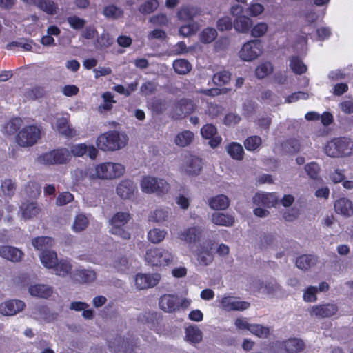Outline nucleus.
Wrapping results in <instances>:
<instances>
[{
    "label": "nucleus",
    "mask_w": 353,
    "mask_h": 353,
    "mask_svg": "<svg viewBox=\"0 0 353 353\" xmlns=\"http://www.w3.org/2000/svg\"><path fill=\"white\" fill-rule=\"evenodd\" d=\"M121 137L120 133L116 130H109L100 134L97 139V147L103 151H114L123 148L127 144L125 135Z\"/></svg>",
    "instance_id": "obj_1"
},
{
    "label": "nucleus",
    "mask_w": 353,
    "mask_h": 353,
    "mask_svg": "<svg viewBox=\"0 0 353 353\" xmlns=\"http://www.w3.org/2000/svg\"><path fill=\"white\" fill-rule=\"evenodd\" d=\"M324 152L330 157L349 156L353 153V143L346 137L334 138L327 143Z\"/></svg>",
    "instance_id": "obj_2"
},
{
    "label": "nucleus",
    "mask_w": 353,
    "mask_h": 353,
    "mask_svg": "<svg viewBox=\"0 0 353 353\" xmlns=\"http://www.w3.org/2000/svg\"><path fill=\"white\" fill-rule=\"evenodd\" d=\"M70 151L66 148L53 149L48 152L43 153L38 157V161L43 165H63L70 160Z\"/></svg>",
    "instance_id": "obj_3"
},
{
    "label": "nucleus",
    "mask_w": 353,
    "mask_h": 353,
    "mask_svg": "<svg viewBox=\"0 0 353 353\" xmlns=\"http://www.w3.org/2000/svg\"><path fill=\"white\" fill-rule=\"evenodd\" d=\"M131 219L128 212H119L113 215L110 220L111 228L110 233L121 237L123 240H129L131 237L130 233L125 230V226Z\"/></svg>",
    "instance_id": "obj_4"
},
{
    "label": "nucleus",
    "mask_w": 353,
    "mask_h": 353,
    "mask_svg": "<svg viewBox=\"0 0 353 353\" xmlns=\"http://www.w3.org/2000/svg\"><path fill=\"white\" fill-rule=\"evenodd\" d=\"M145 261L151 266H165L173 260L172 254L161 248H152L147 250L145 255Z\"/></svg>",
    "instance_id": "obj_5"
},
{
    "label": "nucleus",
    "mask_w": 353,
    "mask_h": 353,
    "mask_svg": "<svg viewBox=\"0 0 353 353\" xmlns=\"http://www.w3.org/2000/svg\"><path fill=\"white\" fill-rule=\"evenodd\" d=\"M143 192L146 193H156L162 196L170 190V185L163 179H157L153 176H145L141 183Z\"/></svg>",
    "instance_id": "obj_6"
},
{
    "label": "nucleus",
    "mask_w": 353,
    "mask_h": 353,
    "mask_svg": "<svg viewBox=\"0 0 353 353\" xmlns=\"http://www.w3.org/2000/svg\"><path fill=\"white\" fill-rule=\"evenodd\" d=\"M41 137V130L36 125H28L22 128L17 135L19 145L28 147L34 145Z\"/></svg>",
    "instance_id": "obj_7"
},
{
    "label": "nucleus",
    "mask_w": 353,
    "mask_h": 353,
    "mask_svg": "<svg viewBox=\"0 0 353 353\" xmlns=\"http://www.w3.org/2000/svg\"><path fill=\"white\" fill-rule=\"evenodd\" d=\"M125 168L120 163L106 162L97 165L95 168L96 175L102 179L120 177L124 172Z\"/></svg>",
    "instance_id": "obj_8"
},
{
    "label": "nucleus",
    "mask_w": 353,
    "mask_h": 353,
    "mask_svg": "<svg viewBox=\"0 0 353 353\" xmlns=\"http://www.w3.org/2000/svg\"><path fill=\"white\" fill-rule=\"evenodd\" d=\"M263 50V43L261 40H251L242 46L239 52V56L242 60L250 61L260 56Z\"/></svg>",
    "instance_id": "obj_9"
},
{
    "label": "nucleus",
    "mask_w": 353,
    "mask_h": 353,
    "mask_svg": "<svg viewBox=\"0 0 353 353\" xmlns=\"http://www.w3.org/2000/svg\"><path fill=\"white\" fill-rule=\"evenodd\" d=\"M189 303L183 300L180 303L179 298L174 294H165L160 296L159 306L161 310L168 313H173L179 310L181 307H187Z\"/></svg>",
    "instance_id": "obj_10"
},
{
    "label": "nucleus",
    "mask_w": 353,
    "mask_h": 353,
    "mask_svg": "<svg viewBox=\"0 0 353 353\" xmlns=\"http://www.w3.org/2000/svg\"><path fill=\"white\" fill-rule=\"evenodd\" d=\"M214 245L211 239L203 241L199 245L196 252V259L202 265H208L214 260Z\"/></svg>",
    "instance_id": "obj_11"
},
{
    "label": "nucleus",
    "mask_w": 353,
    "mask_h": 353,
    "mask_svg": "<svg viewBox=\"0 0 353 353\" xmlns=\"http://www.w3.org/2000/svg\"><path fill=\"white\" fill-rule=\"evenodd\" d=\"M182 167L187 174L197 176L203 168L202 159L194 155L186 157Z\"/></svg>",
    "instance_id": "obj_12"
},
{
    "label": "nucleus",
    "mask_w": 353,
    "mask_h": 353,
    "mask_svg": "<svg viewBox=\"0 0 353 353\" xmlns=\"http://www.w3.org/2000/svg\"><path fill=\"white\" fill-rule=\"evenodd\" d=\"M160 280L159 274H137L135 276V285L139 290L148 289L156 286Z\"/></svg>",
    "instance_id": "obj_13"
},
{
    "label": "nucleus",
    "mask_w": 353,
    "mask_h": 353,
    "mask_svg": "<svg viewBox=\"0 0 353 353\" xmlns=\"http://www.w3.org/2000/svg\"><path fill=\"white\" fill-rule=\"evenodd\" d=\"M220 303L222 308L225 311H243L250 306L249 302L237 301L235 297L230 296L222 298Z\"/></svg>",
    "instance_id": "obj_14"
},
{
    "label": "nucleus",
    "mask_w": 353,
    "mask_h": 353,
    "mask_svg": "<svg viewBox=\"0 0 353 353\" xmlns=\"http://www.w3.org/2000/svg\"><path fill=\"white\" fill-rule=\"evenodd\" d=\"M25 306L21 300H8L0 304V313L4 316H13L22 311Z\"/></svg>",
    "instance_id": "obj_15"
},
{
    "label": "nucleus",
    "mask_w": 353,
    "mask_h": 353,
    "mask_svg": "<svg viewBox=\"0 0 353 353\" xmlns=\"http://www.w3.org/2000/svg\"><path fill=\"white\" fill-rule=\"evenodd\" d=\"M202 232L203 230L200 226L194 225L185 229L179 234V237L181 241L192 244L200 239Z\"/></svg>",
    "instance_id": "obj_16"
},
{
    "label": "nucleus",
    "mask_w": 353,
    "mask_h": 353,
    "mask_svg": "<svg viewBox=\"0 0 353 353\" xmlns=\"http://www.w3.org/2000/svg\"><path fill=\"white\" fill-rule=\"evenodd\" d=\"M312 312L319 318H329L336 314L338 306L334 303H327L313 306Z\"/></svg>",
    "instance_id": "obj_17"
},
{
    "label": "nucleus",
    "mask_w": 353,
    "mask_h": 353,
    "mask_svg": "<svg viewBox=\"0 0 353 353\" xmlns=\"http://www.w3.org/2000/svg\"><path fill=\"white\" fill-rule=\"evenodd\" d=\"M23 255V252L14 247L8 245L0 246V256L10 261H19Z\"/></svg>",
    "instance_id": "obj_18"
},
{
    "label": "nucleus",
    "mask_w": 353,
    "mask_h": 353,
    "mask_svg": "<svg viewBox=\"0 0 353 353\" xmlns=\"http://www.w3.org/2000/svg\"><path fill=\"white\" fill-rule=\"evenodd\" d=\"M282 345L286 353H299L305 347L304 341L295 337L283 341Z\"/></svg>",
    "instance_id": "obj_19"
},
{
    "label": "nucleus",
    "mask_w": 353,
    "mask_h": 353,
    "mask_svg": "<svg viewBox=\"0 0 353 353\" xmlns=\"http://www.w3.org/2000/svg\"><path fill=\"white\" fill-rule=\"evenodd\" d=\"M334 209L336 213L344 216H350L353 214V205L347 198H340L334 203Z\"/></svg>",
    "instance_id": "obj_20"
},
{
    "label": "nucleus",
    "mask_w": 353,
    "mask_h": 353,
    "mask_svg": "<svg viewBox=\"0 0 353 353\" xmlns=\"http://www.w3.org/2000/svg\"><path fill=\"white\" fill-rule=\"evenodd\" d=\"M135 185L130 179L123 180L117 187V194L122 199H130L134 194Z\"/></svg>",
    "instance_id": "obj_21"
},
{
    "label": "nucleus",
    "mask_w": 353,
    "mask_h": 353,
    "mask_svg": "<svg viewBox=\"0 0 353 353\" xmlns=\"http://www.w3.org/2000/svg\"><path fill=\"white\" fill-rule=\"evenodd\" d=\"M253 202L257 205L271 208L274 206L277 200L272 193H256L253 197Z\"/></svg>",
    "instance_id": "obj_22"
},
{
    "label": "nucleus",
    "mask_w": 353,
    "mask_h": 353,
    "mask_svg": "<svg viewBox=\"0 0 353 353\" xmlns=\"http://www.w3.org/2000/svg\"><path fill=\"white\" fill-rule=\"evenodd\" d=\"M229 198L224 194H219L211 197L208 201L210 208L216 210H223L227 209L230 205Z\"/></svg>",
    "instance_id": "obj_23"
},
{
    "label": "nucleus",
    "mask_w": 353,
    "mask_h": 353,
    "mask_svg": "<svg viewBox=\"0 0 353 353\" xmlns=\"http://www.w3.org/2000/svg\"><path fill=\"white\" fill-rule=\"evenodd\" d=\"M28 291L32 296L43 299H48L52 294V288L51 287L41 284L30 285Z\"/></svg>",
    "instance_id": "obj_24"
},
{
    "label": "nucleus",
    "mask_w": 353,
    "mask_h": 353,
    "mask_svg": "<svg viewBox=\"0 0 353 353\" xmlns=\"http://www.w3.org/2000/svg\"><path fill=\"white\" fill-rule=\"evenodd\" d=\"M228 154L234 160L241 161L244 158L245 152L243 146L237 142H231L225 148Z\"/></svg>",
    "instance_id": "obj_25"
},
{
    "label": "nucleus",
    "mask_w": 353,
    "mask_h": 353,
    "mask_svg": "<svg viewBox=\"0 0 353 353\" xmlns=\"http://www.w3.org/2000/svg\"><path fill=\"white\" fill-rule=\"evenodd\" d=\"M53 243L54 239L49 236H37L32 240V244L34 248L41 251V252L49 251Z\"/></svg>",
    "instance_id": "obj_26"
},
{
    "label": "nucleus",
    "mask_w": 353,
    "mask_h": 353,
    "mask_svg": "<svg viewBox=\"0 0 353 353\" xmlns=\"http://www.w3.org/2000/svg\"><path fill=\"white\" fill-rule=\"evenodd\" d=\"M212 222L217 225L230 227L234 223V217L228 214L214 212L212 215Z\"/></svg>",
    "instance_id": "obj_27"
},
{
    "label": "nucleus",
    "mask_w": 353,
    "mask_h": 353,
    "mask_svg": "<svg viewBox=\"0 0 353 353\" xmlns=\"http://www.w3.org/2000/svg\"><path fill=\"white\" fill-rule=\"evenodd\" d=\"M27 3L33 4L47 14H53L56 13L57 7L56 4L50 0H23Z\"/></svg>",
    "instance_id": "obj_28"
},
{
    "label": "nucleus",
    "mask_w": 353,
    "mask_h": 353,
    "mask_svg": "<svg viewBox=\"0 0 353 353\" xmlns=\"http://www.w3.org/2000/svg\"><path fill=\"white\" fill-rule=\"evenodd\" d=\"M56 125L59 134L66 137H72L76 135V130L70 126L66 118L61 117L57 120Z\"/></svg>",
    "instance_id": "obj_29"
},
{
    "label": "nucleus",
    "mask_w": 353,
    "mask_h": 353,
    "mask_svg": "<svg viewBox=\"0 0 353 353\" xmlns=\"http://www.w3.org/2000/svg\"><path fill=\"white\" fill-rule=\"evenodd\" d=\"M95 279V272L90 270H77L73 274V279L81 283H90Z\"/></svg>",
    "instance_id": "obj_30"
},
{
    "label": "nucleus",
    "mask_w": 353,
    "mask_h": 353,
    "mask_svg": "<svg viewBox=\"0 0 353 353\" xmlns=\"http://www.w3.org/2000/svg\"><path fill=\"white\" fill-rule=\"evenodd\" d=\"M317 261V258L312 254H303L296 260V265L298 268L306 270L314 266Z\"/></svg>",
    "instance_id": "obj_31"
},
{
    "label": "nucleus",
    "mask_w": 353,
    "mask_h": 353,
    "mask_svg": "<svg viewBox=\"0 0 353 353\" xmlns=\"http://www.w3.org/2000/svg\"><path fill=\"white\" fill-rule=\"evenodd\" d=\"M252 26L251 19L244 15L238 16L234 21L235 30L241 32H248Z\"/></svg>",
    "instance_id": "obj_32"
},
{
    "label": "nucleus",
    "mask_w": 353,
    "mask_h": 353,
    "mask_svg": "<svg viewBox=\"0 0 353 353\" xmlns=\"http://www.w3.org/2000/svg\"><path fill=\"white\" fill-rule=\"evenodd\" d=\"M290 67L292 71L298 75H301L307 70V65L299 56H292L290 58Z\"/></svg>",
    "instance_id": "obj_33"
},
{
    "label": "nucleus",
    "mask_w": 353,
    "mask_h": 353,
    "mask_svg": "<svg viewBox=\"0 0 353 353\" xmlns=\"http://www.w3.org/2000/svg\"><path fill=\"white\" fill-rule=\"evenodd\" d=\"M160 315L157 312H145L141 314L138 320L143 323H145L150 326V328L155 327L159 323Z\"/></svg>",
    "instance_id": "obj_34"
},
{
    "label": "nucleus",
    "mask_w": 353,
    "mask_h": 353,
    "mask_svg": "<svg viewBox=\"0 0 353 353\" xmlns=\"http://www.w3.org/2000/svg\"><path fill=\"white\" fill-rule=\"evenodd\" d=\"M194 138V133L190 130H183L176 136L174 143L176 145L183 148L190 145Z\"/></svg>",
    "instance_id": "obj_35"
},
{
    "label": "nucleus",
    "mask_w": 353,
    "mask_h": 353,
    "mask_svg": "<svg viewBox=\"0 0 353 353\" xmlns=\"http://www.w3.org/2000/svg\"><path fill=\"white\" fill-rule=\"evenodd\" d=\"M39 257L42 264L49 269L54 268L57 261V253L52 250L41 252Z\"/></svg>",
    "instance_id": "obj_36"
},
{
    "label": "nucleus",
    "mask_w": 353,
    "mask_h": 353,
    "mask_svg": "<svg viewBox=\"0 0 353 353\" xmlns=\"http://www.w3.org/2000/svg\"><path fill=\"white\" fill-rule=\"evenodd\" d=\"M243 145L248 151L254 152L262 145V139L258 135H252L244 140Z\"/></svg>",
    "instance_id": "obj_37"
},
{
    "label": "nucleus",
    "mask_w": 353,
    "mask_h": 353,
    "mask_svg": "<svg viewBox=\"0 0 353 353\" xmlns=\"http://www.w3.org/2000/svg\"><path fill=\"white\" fill-rule=\"evenodd\" d=\"M57 275L65 276L69 274L72 270V265L66 260H60L57 261L54 268H52Z\"/></svg>",
    "instance_id": "obj_38"
},
{
    "label": "nucleus",
    "mask_w": 353,
    "mask_h": 353,
    "mask_svg": "<svg viewBox=\"0 0 353 353\" xmlns=\"http://www.w3.org/2000/svg\"><path fill=\"white\" fill-rule=\"evenodd\" d=\"M187 340L193 343H198L202 340V332L196 326H189L185 329Z\"/></svg>",
    "instance_id": "obj_39"
},
{
    "label": "nucleus",
    "mask_w": 353,
    "mask_h": 353,
    "mask_svg": "<svg viewBox=\"0 0 353 353\" xmlns=\"http://www.w3.org/2000/svg\"><path fill=\"white\" fill-rule=\"evenodd\" d=\"M172 65L176 73L179 74H185L192 69L190 63L184 59L174 61Z\"/></svg>",
    "instance_id": "obj_40"
},
{
    "label": "nucleus",
    "mask_w": 353,
    "mask_h": 353,
    "mask_svg": "<svg viewBox=\"0 0 353 353\" xmlns=\"http://www.w3.org/2000/svg\"><path fill=\"white\" fill-rule=\"evenodd\" d=\"M176 108H179L182 114L188 115L194 112L195 104L192 100L184 98L177 102Z\"/></svg>",
    "instance_id": "obj_41"
},
{
    "label": "nucleus",
    "mask_w": 353,
    "mask_h": 353,
    "mask_svg": "<svg viewBox=\"0 0 353 353\" xmlns=\"http://www.w3.org/2000/svg\"><path fill=\"white\" fill-rule=\"evenodd\" d=\"M103 12L106 17L114 19L121 18L123 16V10L113 4L105 6Z\"/></svg>",
    "instance_id": "obj_42"
},
{
    "label": "nucleus",
    "mask_w": 353,
    "mask_h": 353,
    "mask_svg": "<svg viewBox=\"0 0 353 353\" xmlns=\"http://www.w3.org/2000/svg\"><path fill=\"white\" fill-rule=\"evenodd\" d=\"M22 120L19 117H14L5 125L4 131L9 135L14 134L20 128Z\"/></svg>",
    "instance_id": "obj_43"
},
{
    "label": "nucleus",
    "mask_w": 353,
    "mask_h": 353,
    "mask_svg": "<svg viewBox=\"0 0 353 353\" xmlns=\"http://www.w3.org/2000/svg\"><path fill=\"white\" fill-rule=\"evenodd\" d=\"M166 234L167 232L165 230L154 228L148 232V239L152 243H158L165 239Z\"/></svg>",
    "instance_id": "obj_44"
},
{
    "label": "nucleus",
    "mask_w": 353,
    "mask_h": 353,
    "mask_svg": "<svg viewBox=\"0 0 353 353\" xmlns=\"http://www.w3.org/2000/svg\"><path fill=\"white\" fill-rule=\"evenodd\" d=\"M217 37V32L214 28H206L200 34V41L203 43H212Z\"/></svg>",
    "instance_id": "obj_45"
},
{
    "label": "nucleus",
    "mask_w": 353,
    "mask_h": 353,
    "mask_svg": "<svg viewBox=\"0 0 353 353\" xmlns=\"http://www.w3.org/2000/svg\"><path fill=\"white\" fill-rule=\"evenodd\" d=\"M283 148L288 153H297L301 148L300 141L296 138H289L284 142Z\"/></svg>",
    "instance_id": "obj_46"
},
{
    "label": "nucleus",
    "mask_w": 353,
    "mask_h": 353,
    "mask_svg": "<svg viewBox=\"0 0 353 353\" xmlns=\"http://www.w3.org/2000/svg\"><path fill=\"white\" fill-rule=\"evenodd\" d=\"M231 74L230 72L223 70L215 73L213 76V82L218 86L226 85L230 81Z\"/></svg>",
    "instance_id": "obj_47"
},
{
    "label": "nucleus",
    "mask_w": 353,
    "mask_h": 353,
    "mask_svg": "<svg viewBox=\"0 0 353 353\" xmlns=\"http://www.w3.org/2000/svg\"><path fill=\"white\" fill-rule=\"evenodd\" d=\"M26 194L30 198H36L40 195L41 190L40 185L34 181H30L25 188Z\"/></svg>",
    "instance_id": "obj_48"
},
{
    "label": "nucleus",
    "mask_w": 353,
    "mask_h": 353,
    "mask_svg": "<svg viewBox=\"0 0 353 353\" xmlns=\"http://www.w3.org/2000/svg\"><path fill=\"white\" fill-rule=\"evenodd\" d=\"M40 210L41 209L37 203L31 202L28 203L23 209L22 215L25 219H30L37 216L39 213Z\"/></svg>",
    "instance_id": "obj_49"
},
{
    "label": "nucleus",
    "mask_w": 353,
    "mask_h": 353,
    "mask_svg": "<svg viewBox=\"0 0 353 353\" xmlns=\"http://www.w3.org/2000/svg\"><path fill=\"white\" fill-rule=\"evenodd\" d=\"M273 71V66L270 62H264L259 65L255 70L257 78L263 79Z\"/></svg>",
    "instance_id": "obj_50"
},
{
    "label": "nucleus",
    "mask_w": 353,
    "mask_h": 353,
    "mask_svg": "<svg viewBox=\"0 0 353 353\" xmlns=\"http://www.w3.org/2000/svg\"><path fill=\"white\" fill-rule=\"evenodd\" d=\"M199 29V25L196 22H191L188 24L181 26L179 28V34L183 37H189L196 34Z\"/></svg>",
    "instance_id": "obj_51"
},
{
    "label": "nucleus",
    "mask_w": 353,
    "mask_h": 353,
    "mask_svg": "<svg viewBox=\"0 0 353 353\" xmlns=\"http://www.w3.org/2000/svg\"><path fill=\"white\" fill-rule=\"evenodd\" d=\"M250 332L259 338H267L270 334V328L261 324H251Z\"/></svg>",
    "instance_id": "obj_52"
},
{
    "label": "nucleus",
    "mask_w": 353,
    "mask_h": 353,
    "mask_svg": "<svg viewBox=\"0 0 353 353\" xmlns=\"http://www.w3.org/2000/svg\"><path fill=\"white\" fill-rule=\"evenodd\" d=\"M194 15L193 9L189 7H183L177 12L178 19L187 22H193Z\"/></svg>",
    "instance_id": "obj_53"
},
{
    "label": "nucleus",
    "mask_w": 353,
    "mask_h": 353,
    "mask_svg": "<svg viewBox=\"0 0 353 353\" xmlns=\"http://www.w3.org/2000/svg\"><path fill=\"white\" fill-rule=\"evenodd\" d=\"M1 189L4 195L11 197L14 194L16 190V185L14 182L12 181V179H6L2 181Z\"/></svg>",
    "instance_id": "obj_54"
},
{
    "label": "nucleus",
    "mask_w": 353,
    "mask_h": 353,
    "mask_svg": "<svg viewBox=\"0 0 353 353\" xmlns=\"http://www.w3.org/2000/svg\"><path fill=\"white\" fill-rule=\"evenodd\" d=\"M158 6L157 0H148L139 6V11L143 14H148L153 12Z\"/></svg>",
    "instance_id": "obj_55"
},
{
    "label": "nucleus",
    "mask_w": 353,
    "mask_h": 353,
    "mask_svg": "<svg viewBox=\"0 0 353 353\" xmlns=\"http://www.w3.org/2000/svg\"><path fill=\"white\" fill-rule=\"evenodd\" d=\"M88 225V220L83 214H78L76 216L74 223L73 230L75 232H81L84 230Z\"/></svg>",
    "instance_id": "obj_56"
},
{
    "label": "nucleus",
    "mask_w": 353,
    "mask_h": 353,
    "mask_svg": "<svg viewBox=\"0 0 353 353\" xmlns=\"http://www.w3.org/2000/svg\"><path fill=\"white\" fill-rule=\"evenodd\" d=\"M44 87L41 85H36L32 88L28 89L26 92V96L32 100L43 97L45 94Z\"/></svg>",
    "instance_id": "obj_57"
},
{
    "label": "nucleus",
    "mask_w": 353,
    "mask_h": 353,
    "mask_svg": "<svg viewBox=\"0 0 353 353\" xmlns=\"http://www.w3.org/2000/svg\"><path fill=\"white\" fill-rule=\"evenodd\" d=\"M168 217V212L163 209L155 210L149 217V220L154 222H163Z\"/></svg>",
    "instance_id": "obj_58"
},
{
    "label": "nucleus",
    "mask_w": 353,
    "mask_h": 353,
    "mask_svg": "<svg viewBox=\"0 0 353 353\" xmlns=\"http://www.w3.org/2000/svg\"><path fill=\"white\" fill-rule=\"evenodd\" d=\"M200 131L201 136L205 139L212 138V137L217 134L216 126L211 123L204 125Z\"/></svg>",
    "instance_id": "obj_59"
},
{
    "label": "nucleus",
    "mask_w": 353,
    "mask_h": 353,
    "mask_svg": "<svg viewBox=\"0 0 353 353\" xmlns=\"http://www.w3.org/2000/svg\"><path fill=\"white\" fill-rule=\"evenodd\" d=\"M305 170L311 179H316L320 172V167L316 162H310L305 165Z\"/></svg>",
    "instance_id": "obj_60"
},
{
    "label": "nucleus",
    "mask_w": 353,
    "mask_h": 353,
    "mask_svg": "<svg viewBox=\"0 0 353 353\" xmlns=\"http://www.w3.org/2000/svg\"><path fill=\"white\" fill-rule=\"evenodd\" d=\"M234 23L229 17H223L218 19L216 27L220 31L230 30L232 28Z\"/></svg>",
    "instance_id": "obj_61"
},
{
    "label": "nucleus",
    "mask_w": 353,
    "mask_h": 353,
    "mask_svg": "<svg viewBox=\"0 0 353 353\" xmlns=\"http://www.w3.org/2000/svg\"><path fill=\"white\" fill-rule=\"evenodd\" d=\"M67 21L70 26V27L74 30L82 29L85 24V19L75 15L68 17L67 19Z\"/></svg>",
    "instance_id": "obj_62"
},
{
    "label": "nucleus",
    "mask_w": 353,
    "mask_h": 353,
    "mask_svg": "<svg viewBox=\"0 0 353 353\" xmlns=\"http://www.w3.org/2000/svg\"><path fill=\"white\" fill-rule=\"evenodd\" d=\"M88 146L85 143H79L72 145L70 153L74 157H83L87 153Z\"/></svg>",
    "instance_id": "obj_63"
},
{
    "label": "nucleus",
    "mask_w": 353,
    "mask_h": 353,
    "mask_svg": "<svg viewBox=\"0 0 353 353\" xmlns=\"http://www.w3.org/2000/svg\"><path fill=\"white\" fill-rule=\"evenodd\" d=\"M318 289L314 286H309L303 294V299L306 302H314L316 301V293Z\"/></svg>",
    "instance_id": "obj_64"
}]
</instances>
